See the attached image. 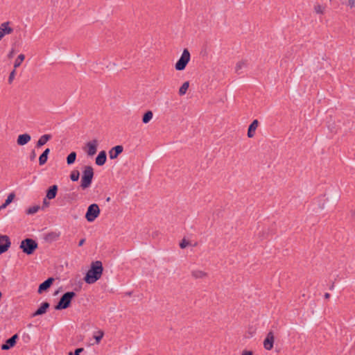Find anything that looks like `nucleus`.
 Returning a JSON list of instances; mask_svg holds the SVG:
<instances>
[{
    "label": "nucleus",
    "instance_id": "nucleus-21",
    "mask_svg": "<svg viewBox=\"0 0 355 355\" xmlns=\"http://www.w3.org/2000/svg\"><path fill=\"white\" fill-rule=\"evenodd\" d=\"M248 66V61L246 60H242L239 61L235 67V72L238 74L241 73V70L246 68Z\"/></svg>",
    "mask_w": 355,
    "mask_h": 355
},
{
    "label": "nucleus",
    "instance_id": "nucleus-3",
    "mask_svg": "<svg viewBox=\"0 0 355 355\" xmlns=\"http://www.w3.org/2000/svg\"><path fill=\"white\" fill-rule=\"evenodd\" d=\"M76 296V293L73 291L65 293L60 298L55 309L56 310H62L68 308L70 306L71 300Z\"/></svg>",
    "mask_w": 355,
    "mask_h": 355
},
{
    "label": "nucleus",
    "instance_id": "nucleus-16",
    "mask_svg": "<svg viewBox=\"0 0 355 355\" xmlns=\"http://www.w3.org/2000/svg\"><path fill=\"white\" fill-rule=\"evenodd\" d=\"M58 192V186L53 185L49 187V189L46 191V198L48 200H52L55 198Z\"/></svg>",
    "mask_w": 355,
    "mask_h": 355
},
{
    "label": "nucleus",
    "instance_id": "nucleus-45",
    "mask_svg": "<svg viewBox=\"0 0 355 355\" xmlns=\"http://www.w3.org/2000/svg\"><path fill=\"white\" fill-rule=\"evenodd\" d=\"M110 200V197L107 198L106 201L109 202Z\"/></svg>",
    "mask_w": 355,
    "mask_h": 355
},
{
    "label": "nucleus",
    "instance_id": "nucleus-25",
    "mask_svg": "<svg viewBox=\"0 0 355 355\" xmlns=\"http://www.w3.org/2000/svg\"><path fill=\"white\" fill-rule=\"evenodd\" d=\"M25 55L24 54H19L14 62V68L16 69L18 68L21 62L24 60Z\"/></svg>",
    "mask_w": 355,
    "mask_h": 355
},
{
    "label": "nucleus",
    "instance_id": "nucleus-7",
    "mask_svg": "<svg viewBox=\"0 0 355 355\" xmlns=\"http://www.w3.org/2000/svg\"><path fill=\"white\" fill-rule=\"evenodd\" d=\"M10 241L8 236L0 235V254L6 252L10 246Z\"/></svg>",
    "mask_w": 355,
    "mask_h": 355
},
{
    "label": "nucleus",
    "instance_id": "nucleus-23",
    "mask_svg": "<svg viewBox=\"0 0 355 355\" xmlns=\"http://www.w3.org/2000/svg\"><path fill=\"white\" fill-rule=\"evenodd\" d=\"M153 114L152 111L146 112L144 114V115L143 116L142 122L144 123H148L153 119Z\"/></svg>",
    "mask_w": 355,
    "mask_h": 355
},
{
    "label": "nucleus",
    "instance_id": "nucleus-2",
    "mask_svg": "<svg viewBox=\"0 0 355 355\" xmlns=\"http://www.w3.org/2000/svg\"><path fill=\"white\" fill-rule=\"evenodd\" d=\"M94 177V170L90 166H85L83 171L80 187L83 189H86L91 186Z\"/></svg>",
    "mask_w": 355,
    "mask_h": 355
},
{
    "label": "nucleus",
    "instance_id": "nucleus-5",
    "mask_svg": "<svg viewBox=\"0 0 355 355\" xmlns=\"http://www.w3.org/2000/svg\"><path fill=\"white\" fill-rule=\"evenodd\" d=\"M190 53L187 49H184L181 57L175 64V69L178 71H182L185 69L187 64L190 60Z\"/></svg>",
    "mask_w": 355,
    "mask_h": 355
},
{
    "label": "nucleus",
    "instance_id": "nucleus-6",
    "mask_svg": "<svg viewBox=\"0 0 355 355\" xmlns=\"http://www.w3.org/2000/svg\"><path fill=\"white\" fill-rule=\"evenodd\" d=\"M100 214V209L97 204H92L88 208L85 218L88 222H93Z\"/></svg>",
    "mask_w": 355,
    "mask_h": 355
},
{
    "label": "nucleus",
    "instance_id": "nucleus-20",
    "mask_svg": "<svg viewBox=\"0 0 355 355\" xmlns=\"http://www.w3.org/2000/svg\"><path fill=\"white\" fill-rule=\"evenodd\" d=\"M208 274L201 270H193L191 271V276L194 279H204L207 277Z\"/></svg>",
    "mask_w": 355,
    "mask_h": 355
},
{
    "label": "nucleus",
    "instance_id": "nucleus-46",
    "mask_svg": "<svg viewBox=\"0 0 355 355\" xmlns=\"http://www.w3.org/2000/svg\"><path fill=\"white\" fill-rule=\"evenodd\" d=\"M69 355H73V353L70 352H69Z\"/></svg>",
    "mask_w": 355,
    "mask_h": 355
},
{
    "label": "nucleus",
    "instance_id": "nucleus-39",
    "mask_svg": "<svg viewBox=\"0 0 355 355\" xmlns=\"http://www.w3.org/2000/svg\"><path fill=\"white\" fill-rule=\"evenodd\" d=\"M241 355H252L251 351H243Z\"/></svg>",
    "mask_w": 355,
    "mask_h": 355
},
{
    "label": "nucleus",
    "instance_id": "nucleus-27",
    "mask_svg": "<svg viewBox=\"0 0 355 355\" xmlns=\"http://www.w3.org/2000/svg\"><path fill=\"white\" fill-rule=\"evenodd\" d=\"M76 159V153L75 152H71L67 157V163L69 165H71L74 163Z\"/></svg>",
    "mask_w": 355,
    "mask_h": 355
},
{
    "label": "nucleus",
    "instance_id": "nucleus-8",
    "mask_svg": "<svg viewBox=\"0 0 355 355\" xmlns=\"http://www.w3.org/2000/svg\"><path fill=\"white\" fill-rule=\"evenodd\" d=\"M98 141L96 139H93L89 142L87 143V153L89 156H93L96 154L97 151V146H98Z\"/></svg>",
    "mask_w": 355,
    "mask_h": 355
},
{
    "label": "nucleus",
    "instance_id": "nucleus-31",
    "mask_svg": "<svg viewBox=\"0 0 355 355\" xmlns=\"http://www.w3.org/2000/svg\"><path fill=\"white\" fill-rule=\"evenodd\" d=\"M48 157L46 155H44L42 154L39 157V164L40 166L44 165L47 162Z\"/></svg>",
    "mask_w": 355,
    "mask_h": 355
},
{
    "label": "nucleus",
    "instance_id": "nucleus-13",
    "mask_svg": "<svg viewBox=\"0 0 355 355\" xmlns=\"http://www.w3.org/2000/svg\"><path fill=\"white\" fill-rule=\"evenodd\" d=\"M54 279L52 277L48 278L44 282H42L38 288V293H42L43 291H46L53 284Z\"/></svg>",
    "mask_w": 355,
    "mask_h": 355
},
{
    "label": "nucleus",
    "instance_id": "nucleus-37",
    "mask_svg": "<svg viewBox=\"0 0 355 355\" xmlns=\"http://www.w3.org/2000/svg\"><path fill=\"white\" fill-rule=\"evenodd\" d=\"M35 156H36V155H35V150H32L31 155H30V159L31 161L34 160L35 158Z\"/></svg>",
    "mask_w": 355,
    "mask_h": 355
},
{
    "label": "nucleus",
    "instance_id": "nucleus-34",
    "mask_svg": "<svg viewBox=\"0 0 355 355\" xmlns=\"http://www.w3.org/2000/svg\"><path fill=\"white\" fill-rule=\"evenodd\" d=\"M47 200L48 199L46 198V197L43 200V205H42V209H44L49 206L50 202Z\"/></svg>",
    "mask_w": 355,
    "mask_h": 355
},
{
    "label": "nucleus",
    "instance_id": "nucleus-42",
    "mask_svg": "<svg viewBox=\"0 0 355 355\" xmlns=\"http://www.w3.org/2000/svg\"><path fill=\"white\" fill-rule=\"evenodd\" d=\"M349 3L351 6V7L354 6V0H349Z\"/></svg>",
    "mask_w": 355,
    "mask_h": 355
},
{
    "label": "nucleus",
    "instance_id": "nucleus-33",
    "mask_svg": "<svg viewBox=\"0 0 355 355\" xmlns=\"http://www.w3.org/2000/svg\"><path fill=\"white\" fill-rule=\"evenodd\" d=\"M15 73H16V71H15V69H14L10 73V75H9V77H8V83L10 84L12 83L14 78H15Z\"/></svg>",
    "mask_w": 355,
    "mask_h": 355
},
{
    "label": "nucleus",
    "instance_id": "nucleus-19",
    "mask_svg": "<svg viewBox=\"0 0 355 355\" xmlns=\"http://www.w3.org/2000/svg\"><path fill=\"white\" fill-rule=\"evenodd\" d=\"M107 159L106 153L104 150L101 151L96 158V164L98 166L103 165Z\"/></svg>",
    "mask_w": 355,
    "mask_h": 355
},
{
    "label": "nucleus",
    "instance_id": "nucleus-44",
    "mask_svg": "<svg viewBox=\"0 0 355 355\" xmlns=\"http://www.w3.org/2000/svg\"><path fill=\"white\" fill-rule=\"evenodd\" d=\"M329 297H330V294H329V293H326L324 294V298H325V299H329Z\"/></svg>",
    "mask_w": 355,
    "mask_h": 355
},
{
    "label": "nucleus",
    "instance_id": "nucleus-48",
    "mask_svg": "<svg viewBox=\"0 0 355 355\" xmlns=\"http://www.w3.org/2000/svg\"><path fill=\"white\" fill-rule=\"evenodd\" d=\"M354 217H355V212H354Z\"/></svg>",
    "mask_w": 355,
    "mask_h": 355
},
{
    "label": "nucleus",
    "instance_id": "nucleus-17",
    "mask_svg": "<svg viewBox=\"0 0 355 355\" xmlns=\"http://www.w3.org/2000/svg\"><path fill=\"white\" fill-rule=\"evenodd\" d=\"M49 302H43L40 307L32 314L33 317H35L37 315H42L46 313L47 309L49 307Z\"/></svg>",
    "mask_w": 355,
    "mask_h": 355
},
{
    "label": "nucleus",
    "instance_id": "nucleus-10",
    "mask_svg": "<svg viewBox=\"0 0 355 355\" xmlns=\"http://www.w3.org/2000/svg\"><path fill=\"white\" fill-rule=\"evenodd\" d=\"M17 338H18L17 334L13 335L12 337L8 338L6 341V343H4L1 345V349L8 350V349H10L11 347H12L16 344Z\"/></svg>",
    "mask_w": 355,
    "mask_h": 355
},
{
    "label": "nucleus",
    "instance_id": "nucleus-22",
    "mask_svg": "<svg viewBox=\"0 0 355 355\" xmlns=\"http://www.w3.org/2000/svg\"><path fill=\"white\" fill-rule=\"evenodd\" d=\"M59 237H60L59 232H51L48 233L45 236V240L47 241H49V242H52V241H57Z\"/></svg>",
    "mask_w": 355,
    "mask_h": 355
},
{
    "label": "nucleus",
    "instance_id": "nucleus-15",
    "mask_svg": "<svg viewBox=\"0 0 355 355\" xmlns=\"http://www.w3.org/2000/svg\"><path fill=\"white\" fill-rule=\"evenodd\" d=\"M259 125L258 120H254L252 123L249 125L248 130V137L249 138H252L254 136L255 130H257Z\"/></svg>",
    "mask_w": 355,
    "mask_h": 355
},
{
    "label": "nucleus",
    "instance_id": "nucleus-40",
    "mask_svg": "<svg viewBox=\"0 0 355 355\" xmlns=\"http://www.w3.org/2000/svg\"><path fill=\"white\" fill-rule=\"evenodd\" d=\"M85 242V239H82L78 243V246H82Z\"/></svg>",
    "mask_w": 355,
    "mask_h": 355
},
{
    "label": "nucleus",
    "instance_id": "nucleus-1",
    "mask_svg": "<svg viewBox=\"0 0 355 355\" xmlns=\"http://www.w3.org/2000/svg\"><path fill=\"white\" fill-rule=\"evenodd\" d=\"M103 270V268L101 261H93L91 263L90 268L87 271L84 280L89 284L95 283L101 277Z\"/></svg>",
    "mask_w": 355,
    "mask_h": 355
},
{
    "label": "nucleus",
    "instance_id": "nucleus-18",
    "mask_svg": "<svg viewBox=\"0 0 355 355\" xmlns=\"http://www.w3.org/2000/svg\"><path fill=\"white\" fill-rule=\"evenodd\" d=\"M51 139V135L49 134L44 135L40 137L37 144L36 148H41L46 144Z\"/></svg>",
    "mask_w": 355,
    "mask_h": 355
},
{
    "label": "nucleus",
    "instance_id": "nucleus-14",
    "mask_svg": "<svg viewBox=\"0 0 355 355\" xmlns=\"http://www.w3.org/2000/svg\"><path fill=\"white\" fill-rule=\"evenodd\" d=\"M31 139L30 135L25 133L19 135L17 137V143L19 146H24L28 144Z\"/></svg>",
    "mask_w": 355,
    "mask_h": 355
},
{
    "label": "nucleus",
    "instance_id": "nucleus-24",
    "mask_svg": "<svg viewBox=\"0 0 355 355\" xmlns=\"http://www.w3.org/2000/svg\"><path fill=\"white\" fill-rule=\"evenodd\" d=\"M189 87V81H186L184 82L182 85L180 87V89H179V94L180 96H183L184 95L187 90H188V88Z\"/></svg>",
    "mask_w": 355,
    "mask_h": 355
},
{
    "label": "nucleus",
    "instance_id": "nucleus-12",
    "mask_svg": "<svg viewBox=\"0 0 355 355\" xmlns=\"http://www.w3.org/2000/svg\"><path fill=\"white\" fill-rule=\"evenodd\" d=\"M123 148L122 146H116L111 148V150L109 151V156L110 159H116L119 154H121L123 152Z\"/></svg>",
    "mask_w": 355,
    "mask_h": 355
},
{
    "label": "nucleus",
    "instance_id": "nucleus-29",
    "mask_svg": "<svg viewBox=\"0 0 355 355\" xmlns=\"http://www.w3.org/2000/svg\"><path fill=\"white\" fill-rule=\"evenodd\" d=\"M80 177V173L78 171H73L71 172L70 175V178L72 181L76 182L78 181Z\"/></svg>",
    "mask_w": 355,
    "mask_h": 355
},
{
    "label": "nucleus",
    "instance_id": "nucleus-9",
    "mask_svg": "<svg viewBox=\"0 0 355 355\" xmlns=\"http://www.w3.org/2000/svg\"><path fill=\"white\" fill-rule=\"evenodd\" d=\"M10 22H3L0 25V41L6 35L12 33L13 29L9 26Z\"/></svg>",
    "mask_w": 355,
    "mask_h": 355
},
{
    "label": "nucleus",
    "instance_id": "nucleus-4",
    "mask_svg": "<svg viewBox=\"0 0 355 355\" xmlns=\"http://www.w3.org/2000/svg\"><path fill=\"white\" fill-rule=\"evenodd\" d=\"M20 248L26 254H32L37 248V243L32 239H26L21 242Z\"/></svg>",
    "mask_w": 355,
    "mask_h": 355
},
{
    "label": "nucleus",
    "instance_id": "nucleus-32",
    "mask_svg": "<svg viewBox=\"0 0 355 355\" xmlns=\"http://www.w3.org/2000/svg\"><path fill=\"white\" fill-rule=\"evenodd\" d=\"M15 195L14 193H10L7 199L5 201V203L7 204L8 205L13 200V199L15 198Z\"/></svg>",
    "mask_w": 355,
    "mask_h": 355
},
{
    "label": "nucleus",
    "instance_id": "nucleus-47",
    "mask_svg": "<svg viewBox=\"0 0 355 355\" xmlns=\"http://www.w3.org/2000/svg\"><path fill=\"white\" fill-rule=\"evenodd\" d=\"M334 288V284L331 285V286L330 287V289L332 290Z\"/></svg>",
    "mask_w": 355,
    "mask_h": 355
},
{
    "label": "nucleus",
    "instance_id": "nucleus-28",
    "mask_svg": "<svg viewBox=\"0 0 355 355\" xmlns=\"http://www.w3.org/2000/svg\"><path fill=\"white\" fill-rule=\"evenodd\" d=\"M104 333L103 331H98L96 334L94 336V339L96 340V343L98 344L101 339L103 338Z\"/></svg>",
    "mask_w": 355,
    "mask_h": 355
},
{
    "label": "nucleus",
    "instance_id": "nucleus-43",
    "mask_svg": "<svg viewBox=\"0 0 355 355\" xmlns=\"http://www.w3.org/2000/svg\"><path fill=\"white\" fill-rule=\"evenodd\" d=\"M14 54V50L12 49L9 53H8V58H10L13 56Z\"/></svg>",
    "mask_w": 355,
    "mask_h": 355
},
{
    "label": "nucleus",
    "instance_id": "nucleus-36",
    "mask_svg": "<svg viewBox=\"0 0 355 355\" xmlns=\"http://www.w3.org/2000/svg\"><path fill=\"white\" fill-rule=\"evenodd\" d=\"M83 350V348H78L75 350L73 355H80Z\"/></svg>",
    "mask_w": 355,
    "mask_h": 355
},
{
    "label": "nucleus",
    "instance_id": "nucleus-26",
    "mask_svg": "<svg viewBox=\"0 0 355 355\" xmlns=\"http://www.w3.org/2000/svg\"><path fill=\"white\" fill-rule=\"evenodd\" d=\"M40 208L41 207L40 205L31 206L26 209V213L28 215H32V214L37 213L40 210Z\"/></svg>",
    "mask_w": 355,
    "mask_h": 355
},
{
    "label": "nucleus",
    "instance_id": "nucleus-41",
    "mask_svg": "<svg viewBox=\"0 0 355 355\" xmlns=\"http://www.w3.org/2000/svg\"><path fill=\"white\" fill-rule=\"evenodd\" d=\"M7 206H8V205H7V204H6L5 202H4V203H3V204L0 206V211H1V209H3L6 208V207H7Z\"/></svg>",
    "mask_w": 355,
    "mask_h": 355
},
{
    "label": "nucleus",
    "instance_id": "nucleus-35",
    "mask_svg": "<svg viewBox=\"0 0 355 355\" xmlns=\"http://www.w3.org/2000/svg\"><path fill=\"white\" fill-rule=\"evenodd\" d=\"M188 245H189V242L184 239V240H182V241L180 243V247L182 249H184V248H185Z\"/></svg>",
    "mask_w": 355,
    "mask_h": 355
},
{
    "label": "nucleus",
    "instance_id": "nucleus-30",
    "mask_svg": "<svg viewBox=\"0 0 355 355\" xmlns=\"http://www.w3.org/2000/svg\"><path fill=\"white\" fill-rule=\"evenodd\" d=\"M314 10L316 13H318V14H323L324 12V7H323L321 5H315L314 6Z\"/></svg>",
    "mask_w": 355,
    "mask_h": 355
},
{
    "label": "nucleus",
    "instance_id": "nucleus-38",
    "mask_svg": "<svg viewBox=\"0 0 355 355\" xmlns=\"http://www.w3.org/2000/svg\"><path fill=\"white\" fill-rule=\"evenodd\" d=\"M50 153V149L49 148H46L44 150V151L42 153L44 155H46L48 157L49 154Z\"/></svg>",
    "mask_w": 355,
    "mask_h": 355
},
{
    "label": "nucleus",
    "instance_id": "nucleus-11",
    "mask_svg": "<svg viewBox=\"0 0 355 355\" xmlns=\"http://www.w3.org/2000/svg\"><path fill=\"white\" fill-rule=\"evenodd\" d=\"M274 335L270 331L263 341V347L267 350H270L273 347Z\"/></svg>",
    "mask_w": 355,
    "mask_h": 355
}]
</instances>
